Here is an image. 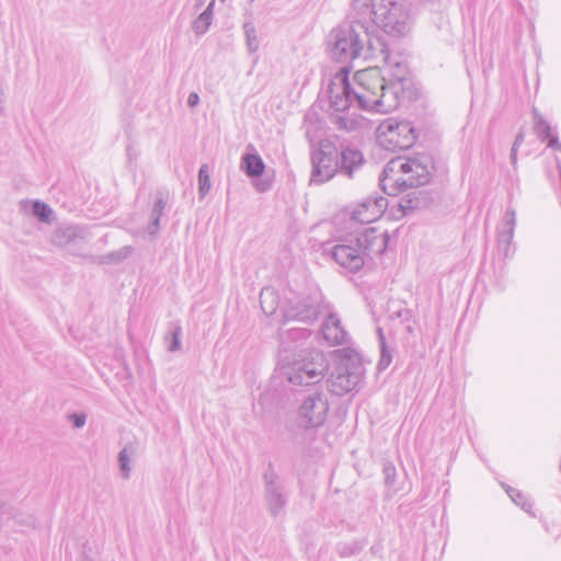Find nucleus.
Listing matches in <instances>:
<instances>
[{
    "mask_svg": "<svg viewBox=\"0 0 561 561\" xmlns=\"http://www.w3.org/2000/svg\"><path fill=\"white\" fill-rule=\"evenodd\" d=\"M381 70L369 67L355 72L350 82L348 70L341 69L331 80L328 92L330 105L335 112L346 111L353 103L358 108L378 113L377 92L382 87Z\"/></svg>",
    "mask_w": 561,
    "mask_h": 561,
    "instance_id": "f257e3e1",
    "label": "nucleus"
},
{
    "mask_svg": "<svg viewBox=\"0 0 561 561\" xmlns=\"http://www.w3.org/2000/svg\"><path fill=\"white\" fill-rule=\"evenodd\" d=\"M434 171L433 159L420 153L407 159H391L379 178L382 191L388 195H398L409 187H417L430 182Z\"/></svg>",
    "mask_w": 561,
    "mask_h": 561,
    "instance_id": "f03ea898",
    "label": "nucleus"
},
{
    "mask_svg": "<svg viewBox=\"0 0 561 561\" xmlns=\"http://www.w3.org/2000/svg\"><path fill=\"white\" fill-rule=\"evenodd\" d=\"M389 236L387 231L379 232L377 228L369 227L356 236H348L340 240L331 250L332 259L351 273L358 272L365 264L370 252L383 253L387 249Z\"/></svg>",
    "mask_w": 561,
    "mask_h": 561,
    "instance_id": "7ed1b4c3",
    "label": "nucleus"
},
{
    "mask_svg": "<svg viewBox=\"0 0 561 561\" xmlns=\"http://www.w3.org/2000/svg\"><path fill=\"white\" fill-rule=\"evenodd\" d=\"M329 363L319 350H304L284 369L293 386H317L328 371Z\"/></svg>",
    "mask_w": 561,
    "mask_h": 561,
    "instance_id": "20e7f679",
    "label": "nucleus"
},
{
    "mask_svg": "<svg viewBox=\"0 0 561 561\" xmlns=\"http://www.w3.org/2000/svg\"><path fill=\"white\" fill-rule=\"evenodd\" d=\"M383 64L388 78L381 73L382 87L376 93L378 113H389L399 106L400 96L404 93L409 76L408 65L399 56H391V61Z\"/></svg>",
    "mask_w": 561,
    "mask_h": 561,
    "instance_id": "39448f33",
    "label": "nucleus"
},
{
    "mask_svg": "<svg viewBox=\"0 0 561 561\" xmlns=\"http://www.w3.org/2000/svg\"><path fill=\"white\" fill-rule=\"evenodd\" d=\"M341 358L327 380L328 390L344 396L356 388L364 375L359 354L351 348L340 351Z\"/></svg>",
    "mask_w": 561,
    "mask_h": 561,
    "instance_id": "423d86ee",
    "label": "nucleus"
},
{
    "mask_svg": "<svg viewBox=\"0 0 561 561\" xmlns=\"http://www.w3.org/2000/svg\"><path fill=\"white\" fill-rule=\"evenodd\" d=\"M364 23H350L334 28L329 35L332 57L340 62H347L362 57L363 45L360 31Z\"/></svg>",
    "mask_w": 561,
    "mask_h": 561,
    "instance_id": "0eeeda50",
    "label": "nucleus"
},
{
    "mask_svg": "<svg viewBox=\"0 0 561 561\" xmlns=\"http://www.w3.org/2000/svg\"><path fill=\"white\" fill-rule=\"evenodd\" d=\"M376 9L374 25L381 27L385 33L400 37L410 32V12L404 3L393 0H376Z\"/></svg>",
    "mask_w": 561,
    "mask_h": 561,
    "instance_id": "6e6552de",
    "label": "nucleus"
},
{
    "mask_svg": "<svg viewBox=\"0 0 561 561\" xmlns=\"http://www.w3.org/2000/svg\"><path fill=\"white\" fill-rule=\"evenodd\" d=\"M377 140L386 150H405L413 146L416 134L410 122L388 118L378 126Z\"/></svg>",
    "mask_w": 561,
    "mask_h": 561,
    "instance_id": "1a4fd4ad",
    "label": "nucleus"
},
{
    "mask_svg": "<svg viewBox=\"0 0 561 561\" xmlns=\"http://www.w3.org/2000/svg\"><path fill=\"white\" fill-rule=\"evenodd\" d=\"M337 158V146L330 139L320 140L310 156L312 167L310 182L323 184L333 179L339 172Z\"/></svg>",
    "mask_w": 561,
    "mask_h": 561,
    "instance_id": "9d476101",
    "label": "nucleus"
},
{
    "mask_svg": "<svg viewBox=\"0 0 561 561\" xmlns=\"http://www.w3.org/2000/svg\"><path fill=\"white\" fill-rule=\"evenodd\" d=\"M329 411V400L323 391L316 389L306 396L298 410V422L304 428H312L322 425Z\"/></svg>",
    "mask_w": 561,
    "mask_h": 561,
    "instance_id": "9b49d317",
    "label": "nucleus"
},
{
    "mask_svg": "<svg viewBox=\"0 0 561 561\" xmlns=\"http://www.w3.org/2000/svg\"><path fill=\"white\" fill-rule=\"evenodd\" d=\"M264 481V496L267 503V508L273 517L282 514L287 504V496L284 492V486L279 477L274 471L273 466L270 463L263 474Z\"/></svg>",
    "mask_w": 561,
    "mask_h": 561,
    "instance_id": "f8f14e48",
    "label": "nucleus"
},
{
    "mask_svg": "<svg viewBox=\"0 0 561 561\" xmlns=\"http://www.w3.org/2000/svg\"><path fill=\"white\" fill-rule=\"evenodd\" d=\"M388 201L383 196L370 195L357 204L352 219L359 224H370L379 219L387 209Z\"/></svg>",
    "mask_w": 561,
    "mask_h": 561,
    "instance_id": "ddd939ff",
    "label": "nucleus"
},
{
    "mask_svg": "<svg viewBox=\"0 0 561 561\" xmlns=\"http://www.w3.org/2000/svg\"><path fill=\"white\" fill-rule=\"evenodd\" d=\"M339 148L337 174L353 179L365 165L363 152L354 146L341 144Z\"/></svg>",
    "mask_w": 561,
    "mask_h": 561,
    "instance_id": "4468645a",
    "label": "nucleus"
},
{
    "mask_svg": "<svg viewBox=\"0 0 561 561\" xmlns=\"http://www.w3.org/2000/svg\"><path fill=\"white\" fill-rule=\"evenodd\" d=\"M370 27L371 26H365V24H363V30L360 31L363 45L362 57L364 59H381L383 62L391 61L392 55L389 53L388 45L383 37L374 34Z\"/></svg>",
    "mask_w": 561,
    "mask_h": 561,
    "instance_id": "2eb2a0df",
    "label": "nucleus"
},
{
    "mask_svg": "<svg viewBox=\"0 0 561 561\" xmlns=\"http://www.w3.org/2000/svg\"><path fill=\"white\" fill-rule=\"evenodd\" d=\"M320 314V305L310 297L304 298L284 311L286 321H297L306 324L314 322Z\"/></svg>",
    "mask_w": 561,
    "mask_h": 561,
    "instance_id": "dca6fc26",
    "label": "nucleus"
},
{
    "mask_svg": "<svg viewBox=\"0 0 561 561\" xmlns=\"http://www.w3.org/2000/svg\"><path fill=\"white\" fill-rule=\"evenodd\" d=\"M88 234V230L84 227L66 225L53 231L50 241L56 247L71 249L83 243Z\"/></svg>",
    "mask_w": 561,
    "mask_h": 561,
    "instance_id": "f3484780",
    "label": "nucleus"
},
{
    "mask_svg": "<svg viewBox=\"0 0 561 561\" xmlns=\"http://www.w3.org/2000/svg\"><path fill=\"white\" fill-rule=\"evenodd\" d=\"M323 339L331 345H342L347 342L348 334L341 324L340 318L331 312L322 323Z\"/></svg>",
    "mask_w": 561,
    "mask_h": 561,
    "instance_id": "a211bd4d",
    "label": "nucleus"
},
{
    "mask_svg": "<svg viewBox=\"0 0 561 561\" xmlns=\"http://www.w3.org/2000/svg\"><path fill=\"white\" fill-rule=\"evenodd\" d=\"M376 0H353L351 5V23H364L365 26H373L376 20Z\"/></svg>",
    "mask_w": 561,
    "mask_h": 561,
    "instance_id": "6ab92c4d",
    "label": "nucleus"
},
{
    "mask_svg": "<svg viewBox=\"0 0 561 561\" xmlns=\"http://www.w3.org/2000/svg\"><path fill=\"white\" fill-rule=\"evenodd\" d=\"M169 201V192L165 190H158L156 193V201L150 215V221L147 227L148 233L152 237L157 236L160 230V219Z\"/></svg>",
    "mask_w": 561,
    "mask_h": 561,
    "instance_id": "aec40b11",
    "label": "nucleus"
},
{
    "mask_svg": "<svg viewBox=\"0 0 561 561\" xmlns=\"http://www.w3.org/2000/svg\"><path fill=\"white\" fill-rule=\"evenodd\" d=\"M330 123L340 131L353 133L362 128L363 118L356 115L332 113L329 116Z\"/></svg>",
    "mask_w": 561,
    "mask_h": 561,
    "instance_id": "412c9836",
    "label": "nucleus"
},
{
    "mask_svg": "<svg viewBox=\"0 0 561 561\" xmlns=\"http://www.w3.org/2000/svg\"><path fill=\"white\" fill-rule=\"evenodd\" d=\"M240 169L252 179L260 178L265 170V163L255 152H245L241 158Z\"/></svg>",
    "mask_w": 561,
    "mask_h": 561,
    "instance_id": "4be33fe9",
    "label": "nucleus"
},
{
    "mask_svg": "<svg viewBox=\"0 0 561 561\" xmlns=\"http://www.w3.org/2000/svg\"><path fill=\"white\" fill-rule=\"evenodd\" d=\"M134 251V247L125 245L118 250L98 256L96 261L100 264H119L129 256H131Z\"/></svg>",
    "mask_w": 561,
    "mask_h": 561,
    "instance_id": "5701e85b",
    "label": "nucleus"
},
{
    "mask_svg": "<svg viewBox=\"0 0 561 561\" xmlns=\"http://www.w3.org/2000/svg\"><path fill=\"white\" fill-rule=\"evenodd\" d=\"M260 304L262 311L266 316H272L276 312L278 307V296L272 288H264L260 294Z\"/></svg>",
    "mask_w": 561,
    "mask_h": 561,
    "instance_id": "b1692460",
    "label": "nucleus"
},
{
    "mask_svg": "<svg viewBox=\"0 0 561 561\" xmlns=\"http://www.w3.org/2000/svg\"><path fill=\"white\" fill-rule=\"evenodd\" d=\"M421 192L412 191L400 199L399 207L403 215H407L425 204L424 199L421 197Z\"/></svg>",
    "mask_w": 561,
    "mask_h": 561,
    "instance_id": "393cba45",
    "label": "nucleus"
},
{
    "mask_svg": "<svg viewBox=\"0 0 561 561\" xmlns=\"http://www.w3.org/2000/svg\"><path fill=\"white\" fill-rule=\"evenodd\" d=\"M214 0L207 5V8L195 19L192 28L197 35H203L207 32L211 20H213V8Z\"/></svg>",
    "mask_w": 561,
    "mask_h": 561,
    "instance_id": "a878e982",
    "label": "nucleus"
},
{
    "mask_svg": "<svg viewBox=\"0 0 561 561\" xmlns=\"http://www.w3.org/2000/svg\"><path fill=\"white\" fill-rule=\"evenodd\" d=\"M136 446L131 443L124 446V448L118 454V465L122 472V477L124 479H128L130 474V458L136 454Z\"/></svg>",
    "mask_w": 561,
    "mask_h": 561,
    "instance_id": "bb28decb",
    "label": "nucleus"
},
{
    "mask_svg": "<svg viewBox=\"0 0 561 561\" xmlns=\"http://www.w3.org/2000/svg\"><path fill=\"white\" fill-rule=\"evenodd\" d=\"M534 129L542 141L550 137L551 127L537 110H534Z\"/></svg>",
    "mask_w": 561,
    "mask_h": 561,
    "instance_id": "cd10ccee",
    "label": "nucleus"
},
{
    "mask_svg": "<svg viewBox=\"0 0 561 561\" xmlns=\"http://www.w3.org/2000/svg\"><path fill=\"white\" fill-rule=\"evenodd\" d=\"M211 187L210 178L208 173V165L202 164L198 171V194L204 198Z\"/></svg>",
    "mask_w": 561,
    "mask_h": 561,
    "instance_id": "c85d7f7f",
    "label": "nucleus"
},
{
    "mask_svg": "<svg viewBox=\"0 0 561 561\" xmlns=\"http://www.w3.org/2000/svg\"><path fill=\"white\" fill-rule=\"evenodd\" d=\"M32 214L43 222H49L53 215L51 208L39 201L31 203Z\"/></svg>",
    "mask_w": 561,
    "mask_h": 561,
    "instance_id": "c756f323",
    "label": "nucleus"
},
{
    "mask_svg": "<svg viewBox=\"0 0 561 561\" xmlns=\"http://www.w3.org/2000/svg\"><path fill=\"white\" fill-rule=\"evenodd\" d=\"M506 492L508 496L512 499V501L519 506L522 510H524L527 513H531V503L527 501V499L523 495L520 491H518L515 488L508 486L506 489Z\"/></svg>",
    "mask_w": 561,
    "mask_h": 561,
    "instance_id": "7c9ffc66",
    "label": "nucleus"
},
{
    "mask_svg": "<svg viewBox=\"0 0 561 561\" xmlns=\"http://www.w3.org/2000/svg\"><path fill=\"white\" fill-rule=\"evenodd\" d=\"M243 28L247 36L248 49L250 53H255L259 49V41L256 37L255 26L252 23H245Z\"/></svg>",
    "mask_w": 561,
    "mask_h": 561,
    "instance_id": "2f4dec72",
    "label": "nucleus"
},
{
    "mask_svg": "<svg viewBox=\"0 0 561 561\" xmlns=\"http://www.w3.org/2000/svg\"><path fill=\"white\" fill-rule=\"evenodd\" d=\"M382 472H383V477H385V484L388 488L393 486V484L396 482V477H397V470H396L394 465L392 462L383 463Z\"/></svg>",
    "mask_w": 561,
    "mask_h": 561,
    "instance_id": "473e14b6",
    "label": "nucleus"
},
{
    "mask_svg": "<svg viewBox=\"0 0 561 561\" xmlns=\"http://www.w3.org/2000/svg\"><path fill=\"white\" fill-rule=\"evenodd\" d=\"M392 360L391 351L388 348L387 344L380 346V360L378 363V368L380 370L386 369Z\"/></svg>",
    "mask_w": 561,
    "mask_h": 561,
    "instance_id": "72a5a7b5",
    "label": "nucleus"
},
{
    "mask_svg": "<svg viewBox=\"0 0 561 561\" xmlns=\"http://www.w3.org/2000/svg\"><path fill=\"white\" fill-rule=\"evenodd\" d=\"M514 231L512 229H507L499 234L497 242L499 247L503 248L505 252H507L510 244L513 240Z\"/></svg>",
    "mask_w": 561,
    "mask_h": 561,
    "instance_id": "f704fd0d",
    "label": "nucleus"
},
{
    "mask_svg": "<svg viewBox=\"0 0 561 561\" xmlns=\"http://www.w3.org/2000/svg\"><path fill=\"white\" fill-rule=\"evenodd\" d=\"M181 348V328L176 327L172 333V340L168 346L170 352H175Z\"/></svg>",
    "mask_w": 561,
    "mask_h": 561,
    "instance_id": "c9c22d12",
    "label": "nucleus"
},
{
    "mask_svg": "<svg viewBox=\"0 0 561 561\" xmlns=\"http://www.w3.org/2000/svg\"><path fill=\"white\" fill-rule=\"evenodd\" d=\"M69 420L76 428H80L84 426L87 421V415L84 413H72L69 415Z\"/></svg>",
    "mask_w": 561,
    "mask_h": 561,
    "instance_id": "e433bc0d",
    "label": "nucleus"
},
{
    "mask_svg": "<svg viewBox=\"0 0 561 561\" xmlns=\"http://www.w3.org/2000/svg\"><path fill=\"white\" fill-rule=\"evenodd\" d=\"M254 187L256 188L257 192H267L272 187V181L268 179H259L254 181Z\"/></svg>",
    "mask_w": 561,
    "mask_h": 561,
    "instance_id": "4c0bfd02",
    "label": "nucleus"
},
{
    "mask_svg": "<svg viewBox=\"0 0 561 561\" xmlns=\"http://www.w3.org/2000/svg\"><path fill=\"white\" fill-rule=\"evenodd\" d=\"M516 211L515 209H507L505 214V225L508 227V229H512L514 231L515 224H516Z\"/></svg>",
    "mask_w": 561,
    "mask_h": 561,
    "instance_id": "58836bf2",
    "label": "nucleus"
},
{
    "mask_svg": "<svg viewBox=\"0 0 561 561\" xmlns=\"http://www.w3.org/2000/svg\"><path fill=\"white\" fill-rule=\"evenodd\" d=\"M391 318H399L403 321H408L411 318V311L407 308H401L400 310L393 312Z\"/></svg>",
    "mask_w": 561,
    "mask_h": 561,
    "instance_id": "ea45409f",
    "label": "nucleus"
},
{
    "mask_svg": "<svg viewBox=\"0 0 561 561\" xmlns=\"http://www.w3.org/2000/svg\"><path fill=\"white\" fill-rule=\"evenodd\" d=\"M199 103V95L196 92H191L187 98V105L195 107Z\"/></svg>",
    "mask_w": 561,
    "mask_h": 561,
    "instance_id": "a19ab883",
    "label": "nucleus"
},
{
    "mask_svg": "<svg viewBox=\"0 0 561 561\" xmlns=\"http://www.w3.org/2000/svg\"><path fill=\"white\" fill-rule=\"evenodd\" d=\"M548 140V147L561 151V144L559 142V139L556 136H551L547 139Z\"/></svg>",
    "mask_w": 561,
    "mask_h": 561,
    "instance_id": "79ce46f5",
    "label": "nucleus"
},
{
    "mask_svg": "<svg viewBox=\"0 0 561 561\" xmlns=\"http://www.w3.org/2000/svg\"><path fill=\"white\" fill-rule=\"evenodd\" d=\"M524 141V133L523 131H519L516 137H515V140L513 142V146L514 148H518Z\"/></svg>",
    "mask_w": 561,
    "mask_h": 561,
    "instance_id": "37998d69",
    "label": "nucleus"
},
{
    "mask_svg": "<svg viewBox=\"0 0 561 561\" xmlns=\"http://www.w3.org/2000/svg\"><path fill=\"white\" fill-rule=\"evenodd\" d=\"M377 333L379 339V346H383V344H386V337L383 335L382 329L378 328Z\"/></svg>",
    "mask_w": 561,
    "mask_h": 561,
    "instance_id": "c03bdc74",
    "label": "nucleus"
},
{
    "mask_svg": "<svg viewBox=\"0 0 561 561\" xmlns=\"http://www.w3.org/2000/svg\"><path fill=\"white\" fill-rule=\"evenodd\" d=\"M517 150H518V148H514V147H512V149H511V160H512L513 164H515L516 160H517Z\"/></svg>",
    "mask_w": 561,
    "mask_h": 561,
    "instance_id": "a18cd8bd",
    "label": "nucleus"
},
{
    "mask_svg": "<svg viewBox=\"0 0 561 561\" xmlns=\"http://www.w3.org/2000/svg\"><path fill=\"white\" fill-rule=\"evenodd\" d=\"M295 334H298L302 337H307L310 334V332L308 330L304 329V330L295 331Z\"/></svg>",
    "mask_w": 561,
    "mask_h": 561,
    "instance_id": "49530a36",
    "label": "nucleus"
}]
</instances>
